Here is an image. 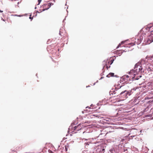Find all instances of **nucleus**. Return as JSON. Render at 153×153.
Returning a JSON list of instances; mask_svg holds the SVG:
<instances>
[{
	"instance_id": "f8f14e48",
	"label": "nucleus",
	"mask_w": 153,
	"mask_h": 153,
	"mask_svg": "<svg viewBox=\"0 0 153 153\" xmlns=\"http://www.w3.org/2000/svg\"><path fill=\"white\" fill-rule=\"evenodd\" d=\"M124 43V42L123 41V42H121V43H120L119 44V45H118V46L117 47V48L120 47L121 46V45L123 44Z\"/></svg>"
},
{
	"instance_id": "9d476101",
	"label": "nucleus",
	"mask_w": 153,
	"mask_h": 153,
	"mask_svg": "<svg viewBox=\"0 0 153 153\" xmlns=\"http://www.w3.org/2000/svg\"><path fill=\"white\" fill-rule=\"evenodd\" d=\"M80 125H78L77 126H75L74 127V130H76L77 131H78L79 130V129H77V128H78V127H79V128H80V129L81 128H80Z\"/></svg>"
},
{
	"instance_id": "a211bd4d",
	"label": "nucleus",
	"mask_w": 153,
	"mask_h": 153,
	"mask_svg": "<svg viewBox=\"0 0 153 153\" xmlns=\"http://www.w3.org/2000/svg\"><path fill=\"white\" fill-rule=\"evenodd\" d=\"M86 108H90V107H87Z\"/></svg>"
},
{
	"instance_id": "9b49d317",
	"label": "nucleus",
	"mask_w": 153,
	"mask_h": 153,
	"mask_svg": "<svg viewBox=\"0 0 153 153\" xmlns=\"http://www.w3.org/2000/svg\"><path fill=\"white\" fill-rule=\"evenodd\" d=\"M152 27V26H147V27L146 28V29L147 30L149 31L150 29V28Z\"/></svg>"
},
{
	"instance_id": "4468645a",
	"label": "nucleus",
	"mask_w": 153,
	"mask_h": 153,
	"mask_svg": "<svg viewBox=\"0 0 153 153\" xmlns=\"http://www.w3.org/2000/svg\"><path fill=\"white\" fill-rule=\"evenodd\" d=\"M42 1V0H38V5H39V4L40 3V2L41 1Z\"/></svg>"
},
{
	"instance_id": "423d86ee",
	"label": "nucleus",
	"mask_w": 153,
	"mask_h": 153,
	"mask_svg": "<svg viewBox=\"0 0 153 153\" xmlns=\"http://www.w3.org/2000/svg\"><path fill=\"white\" fill-rule=\"evenodd\" d=\"M129 74L130 76H133L135 77V76L136 75L138 74L137 73V72L134 70V69H132L130 71L129 73Z\"/></svg>"
},
{
	"instance_id": "6ab92c4d",
	"label": "nucleus",
	"mask_w": 153,
	"mask_h": 153,
	"mask_svg": "<svg viewBox=\"0 0 153 153\" xmlns=\"http://www.w3.org/2000/svg\"><path fill=\"white\" fill-rule=\"evenodd\" d=\"M131 45H134V43H131Z\"/></svg>"
},
{
	"instance_id": "f257e3e1",
	"label": "nucleus",
	"mask_w": 153,
	"mask_h": 153,
	"mask_svg": "<svg viewBox=\"0 0 153 153\" xmlns=\"http://www.w3.org/2000/svg\"><path fill=\"white\" fill-rule=\"evenodd\" d=\"M124 86L120 85V84H119L118 85H117L115 89V93L114 94H116L117 93V96H118L120 94L121 96H122V94H124L123 95V97L124 98H126L128 97V95L129 96L131 94L130 92L127 91L126 90H124Z\"/></svg>"
},
{
	"instance_id": "f03ea898",
	"label": "nucleus",
	"mask_w": 153,
	"mask_h": 153,
	"mask_svg": "<svg viewBox=\"0 0 153 153\" xmlns=\"http://www.w3.org/2000/svg\"><path fill=\"white\" fill-rule=\"evenodd\" d=\"M114 60V59L112 57L110 58L108 61V60L104 61L103 63L104 64H105V65L104 66L103 68L106 67L107 69H108L110 67V65H111L113 63Z\"/></svg>"
},
{
	"instance_id": "f3484780",
	"label": "nucleus",
	"mask_w": 153,
	"mask_h": 153,
	"mask_svg": "<svg viewBox=\"0 0 153 153\" xmlns=\"http://www.w3.org/2000/svg\"><path fill=\"white\" fill-rule=\"evenodd\" d=\"M150 94H153V92L151 91L150 92Z\"/></svg>"
},
{
	"instance_id": "aec40b11",
	"label": "nucleus",
	"mask_w": 153,
	"mask_h": 153,
	"mask_svg": "<svg viewBox=\"0 0 153 153\" xmlns=\"http://www.w3.org/2000/svg\"><path fill=\"white\" fill-rule=\"evenodd\" d=\"M3 11H1V10H0V13H2L3 12Z\"/></svg>"
},
{
	"instance_id": "4be33fe9",
	"label": "nucleus",
	"mask_w": 153,
	"mask_h": 153,
	"mask_svg": "<svg viewBox=\"0 0 153 153\" xmlns=\"http://www.w3.org/2000/svg\"><path fill=\"white\" fill-rule=\"evenodd\" d=\"M3 21H4V20L3 19Z\"/></svg>"
},
{
	"instance_id": "6e6552de",
	"label": "nucleus",
	"mask_w": 153,
	"mask_h": 153,
	"mask_svg": "<svg viewBox=\"0 0 153 153\" xmlns=\"http://www.w3.org/2000/svg\"><path fill=\"white\" fill-rule=\"evenodd\" d=\"M53 5V3H51V2L49 3L48 4V7L47 8L43 9V10L44 11V10H48L50 7H51V5Z\"/></svg>"
},
{
	"instance_id": "20e7f679",
	"label": "nucleus",
	"mask_w": 153,
	"mask_h": 153,
	"mask_svg": "<svg viewBox=\"0 0 153 153\" xmlns=\"http://www.w3.org/2000/svg\"><path fill=\"white\" fill-rule=\"evenodd\" d=\"M134 69L138 74L142 70V67L141 63L138 62L134 66Z\"/></svg>"
},
{
	"instance_id": "1a4fd4ad",
	"label": "nucleus",
	"mask_w": 153,
	"mask_h": 153,
	"mask_svg": "<svg viewBox=\"0 0 153 153\" xmlns=\"http://www.w3.org/2000/svg\"><path fill=\"white\" fill-rule=\"evenodd\" d=\"M114 76V74L113 73H110L108 75H107V77H110L111 76Z\"/></svg>"
},
{
	"instance_id": "ddd939ff",
	"label": "nucleus",
	"mask_w": 153,
	"mask_h": 153,
	"mask_svg": "<svg viewBox=\"0 0 153 153\" xmlns=\"http://www.w3.org/2000/svg\"><path fill=\"white\" fill-rule=\"evenodd\" d=\"M136 89H137V88H133V89H131V92H132V91L133 90L134 91H135Z\"/></svg>"
},
{
	"instance_id": "5701e85b",
	"label": "nucleus",
	"mask_w": 153,
	"mask_h": 153,
	"mask_svg": "<svg viewBox=\"0 0 153 153\" xmlns=\"http://www.w3.org/2000/svg\"><path fill=\"white\" fill-rule=\"evenodd\" d=\"M54 0V2H55L54 0Z\"/></svg>"
},
{
	"instance_id": "0eeeda50",
	"label": "nucleus",
	"mask_w": 153,
	"mask_h": 153,
	"mask_svg": "<svg viewBox=\"0 0 153 153\" xmlns=\"http://www.w3.org/2000/svg\"><path fill=\"white\" fill-rule=\"evenodd\" d=\"M148 61L149 62L153 63V56L149 57L148 58Z\"/></svg>"
},
{
	"instance_id": "2eb2a0df",
	"label": "nucleus",
	"mask_w": 153,
	"mask_h": 153,
	"mask_svg": "<svg viewBox=\"0 0 153 153\" xmlns=\"http://www.w3.org/2000/svg\"><path fill=\"white\" fill-rule=\"evenodd\" d=\"M67 147H68V146H65V150L66 151H67Z\"/></svg>"
},
{
	"instance_id": "39448f33",
	"label": "nucleus",
	"mask_w": 153,
	"mask_h": 153,
	"mask_svg": "<svg viewBox=\"0 0 153 153\" xmlns=\"http://www.w3.org/2000/svg\"><path fill=\"white\" fill-rule=\"evenodd\" d=\"M153 41V33H151L150 35L146 39L147 43L149 44Z\"/></svg>"
},
{
	"instance_id": "dca6fc26",
	"label": "nucleus",
	"mask_w": 153,
	"mask_h": 153,
	"mask_svg": "<svg viewBox=\"0 0 153 153\" xmlns=\"http://www.w3.org/2000/svg\"><path fill=\"white\" fill-rule=\"evenodd\" d=\"M29 18L31 20L33 19V17H31V15H30Z\"/></svg>"
},
{
	"instance_id": "7ed1b4c3",
	"label": "nucleus",
	"mask_w": 153,
	"mask_h": 153,
	"mask_svg": "<svg viewBox=\"0 0 153 153\" xmlns=\"http://www.w3.org/2000/svg\"><path fill=\"white\" fill-rule=\"evenodd\" d=\"M123 78L124 81L126 82H127L128 80H131V79H132L133 80L138 79V78H137V77L135 78L134 76H129L127 75H124L123 76Z\"/></svg>"
},
{
	"instance_id": "412c9836",
	"label": "nucleus",
	"mask_w": 153,
	"mask_h": 153,
	"mask_svg": "<svg viewBox=\"0 0 153 153\" xmlns=\"http://www.w3.org/2000/svg\"><path fill=\"white\" fill-rule=\"evenodd\" d=\"M141 77V76H140V77Z\"/></svg>"
}]
</instances>
